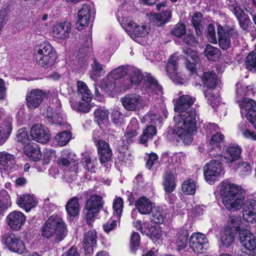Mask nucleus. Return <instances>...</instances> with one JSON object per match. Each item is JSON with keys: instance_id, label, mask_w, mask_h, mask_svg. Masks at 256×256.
<instances>
[{"instance_id": "1", "label": "nucleus", "mask_w": 256, "mask_h": 256, "mask_svg": "<svg viewBox=\"0 0 256 256\" xmlns=\"http://www.w3.org/2000/svg\"><path fill=\"white\" fill-rule=\"evenodd\" d=\"M195 99L189 95L182 94L177 99V136L185 144H189L193 140L194 132L196 131V112L190 107Z\"/></svg>"}, {"instance_id": "2", "label": "nucleus", "mask_w": 256, "mask_h": 256, "mask_svg": "<svg viewBox=\"0 0 256 256\" xmlns=\"http://www.w3.org/2000/svg\"><path fill=\"white\" fill-rule=\"evenodd\" d=\"M242 192L241 186L228 180L220 184V194L224 205L229 211L236 212L242 208L244 198Z\"/></svg>"}, {"instance_id": "3", "label": "nucleus", "mask_w": 256, "mask_h": 256, "mask_svg": "<svg viewBox=\"0 0 256 256\" xmlns=\"http://www.w3.org/2000/svg\"><path fill=\"white\" fill-rule=\"evenodd\" d=\"M35 58L39 66L47 68L54 64L56 52L49 43L44 42L36 48Z\"/></svg>"}, {"instance_id": "4", "label": "nucleus", "mask_w": 256, "mask_h": 256, "mask_svg": "<svg viewBox=\"0 0 256 256\" xmlns=\"http://www.w3.org/2000/svg\"><path fill=\"white\" fill-rule=\"evenodd\" d=\"M220 159V154L216 156L204 168L205 180L209 184H214L224 174V172L222 166L224 162Z\"/></svg>"}, {"instance_id": "5", "label": "nucleus", "mask_w": 256, "mask_h": 256, "mask_svg": "<svg viewBox=\"0 0 256 256\" xmlns=\"http://www.w3.org/2000/svg\"><path fill=\"white\" fill-rule=\"evenodd\" d=\"M103 204L102 197L98 195H92L86 200L85 220L87 224H91L95 221Z\"/></svg>"}, {"instance_id": "6", "label": "nucleus", "mask_w": 256, "mask_h": 256, "mask_svg": "<svg viewBox=\"0 0 256 256\" xmlns=\"http://www.w3.org/2000/svg\"><path fill=\"white\" fill-rule=\"evenodd\" d=\"M218 42L220 48L226 50L231 46V40L236 38L238 36V30L233 27L218 26Z\"/></svg>"}, {"instance_id": "7", "label": "nucleus", "mask_w": 256, "mask_h": 256, "mask_svg": "<svg viewBox=\"0 0 256 256\" xmlns=\"http://www.w3.org/2000/svg\"><path fill=\"white\" fill-rule=\"evenodd\" d=\"M48 96V92L39 88L32 89L26 95V105L29 109L34 110L38 108L44 98Z\"/></svg>"}, {"instance_id": "8", "label": "nucleus", "mask_w": 256, "mask_h": 256, "mask_svg": "<svg viewBox=\"0 0 256 256\" xmlns=\"http://www.w3.org/2000/svg\"><path fill=\"white\" fill-rule=\"evenodd\" d=\"M94 14L92 4H83L82 8L78 12V18L76 23L78 30H81L84 28L88 26Z\"/></svg>"}, {"instance_id": "9", "label": "nucleus", "mask_w": 256, "mask_h": 256, "mask_svg": "<svg viewBox=\"0 0 256 256\" xmlns=\"http://www.w3.org/2000/svg\"><path fill=\"white\" fill-rule=\"evenodd\" d=\"M242 225H226L220 232V240L224 246H230L234 240V236L238 235L241 230Z\"/></svg>"}, {"instance_id": "10", "label": "nucleus", "mask_w": 256, "mask_h": 256, "mask_svg": "<svg viewBox=\"0 0 256 256\" xmlns=\"http://www.w3.org/2000/svg\"><path fill=\"white\" fill-rule=\"evenodd\" d=\"M32 139L36 142L46 144L50 141V134L48 129L43 125L34 124L30 128Z\"/></svg>"}, {"instance_id": "11", "label": "nucleus", "mask_w": 256, "mask_h": 256, "mask_svg": "<svg viewBox=\"0 0 256 256\" xmlns=\"http://www.w3.org/2000/svg\"><path fill=\"white\" fill-rule=\"evenodd\" d=\"M96 145L98 147V152L100 163L103 164L106 168H109L108 162L110 160L112 156V150L109 144L102 140H98L94 138Z\"/></svg>"}, {"instance_id": "12", "label": "nucleus", "mask_w": 256, "mask_h": 256, "mask_svg": "<svg viewBox=\"0 0 256 256\" xmlns=\"http://www.w3.org/2000/svg\"><path fill=\"white\" fill-rule=\"evenodd\" d=\"M239 240L244 247L250 250H256V238L250 230L242 225L241 230L239 231Z\"/></svg>"}, {"instance_id": "13", "label": "nucleus", "mask_w": 256, "mask_h": 256, "mask_svg": "<svg viewBox=\"0 0 256 256\" xmlns=\"http://www.w3.org/2000/svg\"><path fill=\"white\" fill-rule=\"evenodd\" d=\"M190 246L194 252H201L206 250L208 246V240L204 234L198 232L194 233L190 240Z\"/></svg>"}, {"instance_id": "14", "label": "nucleus", "mask_w": 256, "mask_h": 256, "mask_svg": "<svg viewBox=\"0 0 256 256\" xmlns=\"http://www.w3.org/2000/svg\"><path fill=\"white\" fill-rule=\"evenodd\" d=\"M126 30L128 35L134 40L137 38L146 36L148 34L147 29L144 26H140L130 20H127L124 24Z\"/></svg>"}, {"instance_id": "15", "label": "nucleus", "mask_w": 256, "mask_h": 256, "mask_svg": "<svg viewBox=\"0 0 256 256\" xmlns=\"http://www.w3.org/2000/svg\"><path fill=\"white\" fill-rule=\"evenodd\" d=\"M242 206L244 220L247 222L256 223V200L248 199Z\"/></svg>"}, {"instance_id": "16", "label": "nucleus", "mask_w": 256, "mask_h": 256, "mask_svg": "<svg viewBox=\"0 0 256 256\" xmlns=\"http://www.w3.org/2000/svg\"><path fill=\"white\" fill-rule=\"evenodd\" d=\"M97 234L94 230L86 233L83 240V248L86 256H91L94 252V248L96 244Z\"/></svg>"}, {"instance_id": "17", "label": "nucleus", "mask_w": 256, "mask_h": 256, "mask_svg": "<svg viewBox=\"0 0 256 256\" xmlns=\"http://www.w3.org/2000/svg\"><path fill=\"white\" fill-rule=\"evenodd\" d=\"M14 156L7 152H0V172L8 173L16 169Z\"/></svg>"}, {"instance_id": "18", "label": "nucleus", "mask_w": 256, "mask_h": 256, "mask_svg": "<svg viewBox=\"0 0 256 256\" xmlns=\"http://www.w3.org/2000/svg\"><path fill=\"white\" fill-rule=\"evenodd\" d=\"M136 228L154 241L159 239L162 236V230L159 225H136Z\"/></svg>"}, {"instance_id": "19", "label": "nucleus", "mask_w": 256, "mask_h": 256, "mask_svg": "<svg viewBox=\"0 0 256 256\" xmlns=\"http://www.w3.org/2000/svg\"><path fill=\"white\" fill-rule=\"evenodd\" d=\"M120 100L124 108L130 111L136 110L141 104L140 96L136 94H126Z\"/></svg>"}, {"instance_id": "20", "label": "nucleus", "mask_w": 256, "mask_h": 256, "mask_svg": "<svg viewBox=\"0 0 256 256\" xmlns=\"http://www.w3.org/2000/svg\"><path fill=\"white\" fill-rule=\"evenodd\" d=\"M66 209L70 222H72L79 216L80 211V204L77 196L70 199L66 206Z\"/></svg>"}, {"instance_id": "21", "label": "nucleus", "mask_w": 256, "mask_h": 256, "mask_svg": "<svg viewBox=\"0 0 256 256\" xmlns=\"http://www.w3.org/2000/svg\"><path fill=\"white\" fill-rule=\"evenodd\" d=\"M5 242L12 251L21 254L25 250L24 244L13 234H8L6 238Z\"/></svg>"}, {"instance_id": "22", "label": "nucleus", "mask_w": 256, "mask_h": 256, "mask_svg": "<svg viewBox=\"0 0 256 256\" xmlns=\"http://www.w3.org/2000/svg\"><path fill=\"white\" fill-rule=\"evenodd\" d=\"M4 114L0 111V145L2 144L10 136L12 130L10 120H2Z\"/></svg>"}, {"instance_id": "23", "label": "nucleus", "mask_w": 256, "mask_h": 256, "mask_svg": "<svg viewBox=\"0 0 256 256\" xmlns=\"http://www.w3.org/2000/svg\"><path fill=\"white\" fill-rule=\"evenodd\" d=\"M154 205V204L146 196H140L135 203L137 210L142 214H150L152 212Z\"/></svg>"}, {"instance_id": "24", "label": "nucleus", "mask_w": 256, "mask_h": 256, "mask_svg": "<svg viewBox=\"0 0 256 256\" xmlns=\"http://www.w3.org/2000/svg\"><path fill=\"white\" fill-rule=\"evenodd\" d=\"M71 30V24L68 22L58 24L53 28L52 34L55 38L64 39L69 36Z\"/></svg>"}, {"instance_id": "25", "label": "nucleus", "mask_w": 256, "mask_h": 256, "mask_svg": "<svg viewBox=\"0 0 256 256\" xmlns=\"http://www.w3.org/2000/svg\"><path fill=\"white\" fill-rule=\"evenodd\" d=\"M138 129V124L136 118H133L131 120L128 125L126 131L122 137L123 141L126 142L127 144L132 143L134 138L138 135L136 130Z\"/></svg>"}, {"instance_id": "26", "label": "nucleus", "mask_w": 256, "mask_h": 256, "mask_svg": "<svg viewBox=\"0 0 256 256\" xmlns=\"http://www.w3.org/2000/svg\"><path fill=\"white\" fill-rule=\"evenodd\" d=\"M18 204L28 212L37 204L35 197L30 194H24L21 196L17 202Z\"/></svg>"}, {"instance_id": "27", "label": "nucleus", "mask_w": 256, "mask_h": 256, "mask_svg": "<svg viewBox=\"0 0 256 256\" xmlns=\"http://www.w3.org/2000/svg\"><path fill=\"white\" fill-rule=\"evenodd\" d=\"M123 200L121 198H118L114 200L113 203L114 215L109 220L108 224H116L120 222V218L123 208Z\"/></svg>"}, {"instance_id": "28", "label": "nucleus", "mask_w": 256, "mask_h": 256, "mask_svg": "<svg viewBox=\"0 0 256 256\" xmlns=\"http://www.w3.org/2000/svg\"><path fill=\"white\" fill-rule=\"evenodd\" d=\"M156 134L157 130L155 126L152 125L147 126L140 136L139 142L145 146H148V142L152 140Z\"/></svg>"}, {"instance_id": "29", "label": "nucleus", "mask_w": 256, "mask_h": 256, "mask_svg": "<svg viewBox=\"0 0 256 256\" xmlns=\"http://www.w3.org/2000/svg\"><path fill=\"white\" fill-rule=\"evenodd\" d=\"M226 152L228 156L220 155L221 160L224 162H233L240 158L242 150L238 146H230L226 148Z\"/></svg>"}, {"instance_id": "30", "label": "nucleus", "mask_w": 256, "mask_h": 256, "mask_svg": "<svg viewBox=\"0 0 256 256\" xmlns=\"http://www.w3.org/2000/svg\"><path fill=\"white\" fill-rule=\"evenodd\" d=\"M128 72L130 73L129 79L126 80L128 83L126 86L127 88H130L132 84H138L141 82L143 76L139 70L129 66Z\"/></svg>"}, {"instance_id": "31", "label": "nucleus", "mask_w": 256, "mask_h": 256, "mask_svg": "<svg viewBox=\"0 0 256 256\" xmlns=\"http://www.w3.org/2000/svg\"><path fill=\"white\" fill-rule=\"evenodd\" d=\"M145 85L148 92H154L156 94H160L162 92V86L158 84V81L150 74L146 75Z\"/></svg>"}, {"instance_id": "32", "label": "nucleus", "mask_w": 256, "mask_h": 256, "mask_svg": "<svg viewBox=\"0 0 256 256\" xmlns=\"http://www.w3.org/2000/svg\"><path fill=\"white\" fill-rule=\"evenodd\" d=\"M91 66L92 69L90 72V76L93 80L98 79L106 73V71L104 70V66L100 64L95 58H93Z\"/></svg>"}, {"instance_id": "33", "label": "nucleus", "mask_w": 256, "mask_h": 256, "mask_svg": "<svg viewBox=\"0 0 256 256\" xmlns=\"http://www.w3.org/2000/svg\"><path fill=\"white\" fill-rule=\"evenodd\" d=\"M78 96L83 101L90 102L92 98V94L87 85L82 81L77 82Z\"/></svg>"}, {"instance_id": "34", "label": "nucleus", "mask_w": 256, "mask_h": 256, "mask_svg": "<svg viewBox=\"0 0 256 256\" xmlns=\"http://www.w3.org/2000/svg\"><path fill=\"white\" fill-rule=\"evenodd\" d=\"M202 80L204 86L209 89H214L218 83V77L214 72H206L203 74Z\"/></svg>"}, {"instance_id": "35", "label": "nucleus", "mask_w": 256, "mask_h": 256, "mask_svg": "<svg viewBox=\"0 0 256 256\" xmlns=\"http://www.w3.org/2000/svg\"><path fill=\"white\" fill-rule=\"evenodd\" d=\"M164 190L170 197V194L176 188L175 178L171 172H167L162 183Z\"/></svg>"}, {"instance_id": "36", "label": "nucleus", "mask_w": 256, "mask_h": 256, "mask_svg": "<svg viewBox=\"0 0 256 256\" xmlns=\"http://www.w3.org/2000/svg\"><path fill=\"white\" fill-rule=\"evenodd\" d=\"M171 12L166 10L162 13H154L152 15L151 22L158 26H162L171 18Z\"/></svg>"}, {"instance_id": "37", "label": "nucleus", "mask_w": 256, "mask_h": 256, "mask_svg": "<svg viewBox=\"0 0 256 256\" xmlns=\"http://www.w3.org/2000/svg\"><path fill=\"white\" fill-rule=\"evenodd\" d=\"M166 74L173 82L176 80V56L173 54L169 58L166 64Z\"/></svg>"}, {"instance_id": "38", "label": "nucleus", "mask_w": 256, "mask_h": 256, "mask_svg": "<svg viewBox=\"0 0 256 256\" xmlns=\"http://www.w3.org/2000/svg\"><path fill=\"white\" fill-rule=\"evenodd\" d=\"M183 52L186 55V60L185 62L186 67L189 70L192 72L194 70L195 68L194 62H196L198 59L197 54L195 51L190 48L184 50Z\"/></svg>"}, {"instance_id": "39", "label": "nucleus", "mask_w": 256, "mask_h": 256, "mask_svg": "<svg viewBox=\"0 0 256 256\" xmlns=\"http://www.w3.org/2000/svg\"><path fill=\"white\" fill-rule=\"evenodd\" d=\"M202 14L200 12L194 13L192 16V22L198 36L202 34L204 27L202 24Z\"/></svg>"}, {"instance_id": "40", "label": "nucleus", "mask_w": 256, "mask_h": 256, "mask_svg": "<svg viewBox=\"0 0 256 256\" xmlns=\"http://www.w3.org/2000/svg\"><path fill=\"white\" fill-rule=\"evenodd\" d=\"M6 220L8 224H24L26 218L22 212L14 211L8 214Z\"/></svg>"}, {"instance_id": "41", "label": "nucleus", "mask_w": 256, "mask_h": 256, "mask_svg": "<svg viewBox=\"0 0 256 256\" xmlns=\"http://www.w3.org/2000/svg\"><path fill=\"white\" fill-rule=\"evenodd\" d=\"M250 126L246 121H242L238 125V129L245 138L256 140V134L253 132L250 131Z\"/></svg>"}, {"instance_id": "42", "label": "nucleus", "mask_w": 256, "mask_h": 256, "mask_svg": "<svg viewBox=\"0 0 256 256\" xmlns=\"http://www.w3.org/2000/svg\"><path fill=\"white\" fill-rule=\"evenodd\" d=\"M240 106L241 108L242 114H246L250 110H254L256 108V102L250 98H244L240 102Z\"/></svg>"}, {"instance_id": "43", "label": "nucleus", "mask_w": 256, "mask_h": 256, "mask_svg": "<svg viewBox=\"0 0 256 256\" xmlns=\"http://www.w3.org/2000/svg\"><path fill=\"white\" fill-rule=\"evenodd\" d=\"M128 66H121L112 70L108 76V79L116 80L123 78L128 73Z\"/></svg>"}, {"instance_id": "44", "label": "nucleus", "mask_w": 256, "mask_h": 256, "mask_svg": "<svg viewBox=\"0 0 256 256\" xmlns=\"http://www.w3.org/2000/svg\"><path fill=\"white\" fill-rule=\"evenodd\" d=\"M80 43L82 48H80L79 52L80 54H84V57L92 50V38L90 34L82 36Z\"/></svg>"}, {"instance_id": "45", "label": "nucleus", "mask_w": 256, "mask_h": 256, "mask_svg": "<svg viewBox=\"0 0 256 256\" xmlns=\"http://www.w3.org/2000/svg\"><path fill=\"white\" fill-rule=\"evenodd\" d=\"M11 206L10 196L5 190H0V214L4 212Z\"/></svg>"}, {"instance_id": "46", "label": "nucleus", "mask_w": 256, "mask_h": 256, "mask_svg": "<svg viewBox=\"0 0 256 256\" xmlns=\"http://www.w3.org/2000/svg\"><path fill=\"white\" fill-rule=\"evenodd\" d=\"M236 95L237 98H240L242 97L248 96H250L254 94L252 86H244L241 84L238 83L236 84Z\"/></svg>"}, {"instance_id": "47", "label": "nucleus", "mask_w": 256, "mask_h": 256, "mask_svg": "<svg viewBox=\"0 0 256 256\" xmlns=\"http://www.w3.org/2000/svg\"><path fill=\"white\" fill-rule=\"evenodd\" d=\"M234 169L238 173L242 176L250 175L252 170L250 164L246 162H238Z\"/></svg>"}, {"instance_id": "48", "label": "nucleus", "mask_w": 256, "mask_h": 256, "mask_svg": "<svg viewBox=\"0 0 256 256\" xmlns=\"http://www.w3.org/2000/svg\"><path fill=\"white\" fill-rule=\"evenodd\" d=\"M182 192L186 194L193 195L196 190V184L194 180L189 178L184 181L182 184Z\"/></svg>"}, {"instance_id": "49", "label": "nucleus", "mask_w": 256, "mask_h": 256, "mask_svg": "<svg viewBox=\"0 0 256 256\" xmlns=\"http://www.w3.org/2000/svg\"><path fill=\"white\" fill-rule=\"evenodd\" d=\"M25 152L27 156L34 161L38 160L42 156L40 150L36 145V146H34L32 145L28 146L25 148Z\"/></svg>"}, {"instance_id": "50", "label": "nucleus", "mask_w": 256, "mask_h": 256, "mask_svg": "<svg viewBox=\"0 0 256 256\" xmlns=\"http://www.w3.org/2000/svg\"><path fill=\"white\" fill-rule=\"evenodd\" d=\"M224 144V136L218 132L213 134L210 142V144L213 148H220Z\"/></svg>"}, {"instance_id": "51", "label": "nucleus", "mask_w": 256, "mask_h": 256, "mask_svg": "<svg viewBox=\"0 0 256 256\" xmlns=\"http://www.w3.org/2000/svg\"><path fill=\"white\" fill-rule=\"evenodd\" d=\"M204 54L208 60H216L220 56V51L218 48L208 44L204 49Z\"/></svg>"}, {"instance_id": "52", "label": "nucleus", "mask_w": 256, "mask_h": 256, "mask_svg": "<svg viewBox=\"0 0 256 256\" xmlns=\"http://www.w3.org/2000/svg\"><path fill=\"white\" fill-rule=\"evenodd\" d=\"M73 154L68 150H64L62 152L58 160V163L60 166H68L74 160Z\"/></svg>"}, {"instance_id": "53", "label": "nucleus", "mask_w": 256, "mask_h": 256, "mask_svg": "<svg viewBox=\"0 0 256 256\" xmlns=\"http://www.w3.org/2000/svg\"><path fill=\"white\" fill-rule=\"evenodd\" d=\"M188 232L184 229L181 230V232L177 238V250H180L184 249L188 244Z\"/></svg>"}, {"instance_id": "54", "label": "nucleus", "mask_w": 256, "mask_h": 256, "mask_svg": "<svg viewBox=\"0 0 256 256\" xmlns=\"http://www.w3.org/2000/svg\"><path fill=\"white\" fill-rule=\"evenodd\" d=\"M71 138V134L68 130L63 131L55 136V140L60 146H66Z\"/></svg>"}, {"instance_id": "55", "label": "nucleus", "mask_w": 256, "mask_h": 256, "mask_svg": "<svg viewBox=\"0 0 256 256\" xmlns=\"http://www.w3.org/2000/svg\"><path fill=\"white\" fill-rule=\"evenodd\" d=\"M54 229V232L53 236L54 237V240L58 242L64 240L67 234V228L66 225L56 226Z\"/></svg>"}, {"instance_id": "56", "label": "nucleus", "mask_w": 256, "mask_h": 256, "mask_svg": "<svg viewBox=\"0 0 256 256\" xmlns=\"http://www.w3.org/2000/svg\"><path fill=\"white\" fill-rule=\"evenodd\" d=\"M109 112L108 110L96 109L94 112L95 120L100 124L107 120Z\"/></svg>"}, {"instance_id": "57", "label": "nucleus", "mask_w": 256, "mask_h": 256, "mask_svg": "<svg viewBox=\"0 0 256 256\" xmlns=\"http://www.w3.org/2000/svg\"><path fill=\"white\" fill-rule=\"evenodd\" d=\"M56 226H60V225H42L40 228L42 236L46 238L53 236Z\"/></svg>"}, {"instance_id": "58", "label": "nucleus", "mask_w": 256, "mask_h": 256, "mask_svg": "<svg viewBox=\"0 0 256 256\" xmlns=\"http://www.w3.org/2000/svg\"><path fill=\"white\" fill-rule=\"evenodd\" d=\"M80 162L86 170L91 172H94V168H96L95 162L91 160L89 156L84 157L82 159Z\"/></svg>"}, {"instance_id": "59", "label": "nucleus", "mask_w": 256, "mask_h": 256, "mask_svg": "<svg viewBox=\"0 0 256 256\" xmlns=\"http://www.w3.org/2000/svg\"><path fill=\"white\" fill-rule=\"evenodd\" d=\"M206 34V37L210 42L214 44L217 43L215 28L212 24H210L207 26Z\"/></svg>"}, {"instance_id": "60", "label": "nucleus", "mask_w": 256, "mask_h": 256, "mask_svg": "<svg viewBox=\"0 0 256 256\" xmlns=\"http://www.w3.org/2000/svg\"><path fill=\"white\" fill-rule=\"evenodd\" d=\"M238 20L240 26L244 30L248 29L250 20L248 16L245 15L244 12L242 10L240 13L239 16L236 15Z\"/></svg>"}, {"instance_id": "61", "label": "nucleus", "mask_w": 256, "mask_h": 256, "mask_svg": "<svg viewBox=\"0 0 256 256\" xmlns=\"http://www.w3.org/2000/svg\"><path fill=\"white\" fill-rule=\"evenodd\" d=\"M16 138L18 142L24 144L28 143L30 140L26 131V128H22L18 130L16 134Z\"/></svg>"}, {"instance_id": "62", "label": "nucleus", "mask_w": 256, "mask_h": 256, "mask_svg": "<svg viewBox=\"0 0 256 256\" xmlns=\"http://www.w3.org/2000/svg\"><path fill=\"white\" fill-rule=\"evenodd\" d=\"M46 118V121L51 124L60 126L63 122L62 118L57 113H53L50 115H48Z\"/></svg>"}, {"instance_id": "63", "label": "nucleus", "mask_w": 256, "mask_h": 256, "mask_svg": "<svg viewBox=\"0 0 256 256\" xmlns=\"http://www.w3.org/2000/svg\"><path fill=\"white\" fill-rule=\"evenodd\" d=\"M140 236L138 232H134L131 236L130 238V250L132 252H134L137 250L140 246Z\"/></svg>"}, {"instance_id": "64", "label": "nucleus", "mask_w": 256, "mask_h": 256, "mask_svg": "<svg viewBox=\"0 0 256 256\" xmlns=\"http://www.w3.org/2000/svg\"><path fill=\"white\" fill-rule=\"evenodd\" d=\"M228 5L229 9L232 12L235 16H239L240 13L243 10L236 0H228Z\"/></svg>"}]
</instances>
